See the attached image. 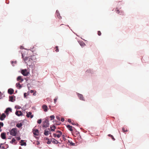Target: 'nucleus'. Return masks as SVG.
<instances>
[{"instance_id": "obj_18", "label": "nucleus", "mask_w": 149, "mask_h": 149, "mask_svg": "<svg viewBox=\"0 0 149 149\" xmlns=\"http://www.w3.org/2000/svg\"><path fill=\"white\" fill-rule=\"evenodd\" d=\"M55 14L57 17L59 19H61L62 17L60 16V13L58 10H56Z\"/></svg>"}, {"instance_id": "obj_46", "label": "nucleus", "mask_w": 149, "mask_h": 149, "mask_svg": "<svg viewBox=\"0 0 149 149\" xmlns=\"http://www.w3.org/2000/svg\"><path fill=\"white\" fill-rule=\"evenodd\" d=\"M33 136L37 140V141H38L39 139V137L34 135H33Z\"/></svg>"}, {"instance_id": "obj_50", "label": "nucleus", "mask_w": 149, "mask_h": 149, "mask_svg": "<svg viewBox=\"0 0 149 149\" xmlns=\"http://www.w3.org/2000/svg\"><path fill=\"white\" fill-rule=\"evenodd\" d=\"M32 56V57L33 58V60H35L36 59V57L35 56V55H33Z\"/></svg>"}, {"instance_id": "obj_28", "label": "nucleus", "mask_w": 149, "mask_h": 149, "mask_svg": "<svg viewBox=\"0 0 149 149\" xmlns=\"http://www.w3.org/2000/svg\"><path fill=\"white\" fill-rule=\"evenodd\" d=\"M51 142H52L53 144H55L56 143V140L54 138H52L51 139Z\"/></svg>"}, {"instance_id": "obj_34", "label": "nucleus", "mask_w": 149, "mask_h": 149, "mask_svg": "<svg viewBox=\"0 0 149 149\" xmlns=\"http://www.w3.org/2000/svg\"><path fill=\"white\" fill-rule=\"evenodd\" d=\"M37 123L38 124H40L42 123V119H38L37 121Z\"/></svg>"}, {"instance_id": "obj_29", "label": "nucleus", "mask_w": 149, "mask_h": 149, "mask_svg": "<svg viewBox=\"0 0 149 149\" xmlns=\"http://www.w3.org/2000/svg\"><path fill=\"white\" fill-rule=\"evenodd\" d=\"M16 141V139L14 137L12 138V140L10 141V143L11 144H13Z\"/></svg>"}, {"instance_id": "obj_57", "label": "nucleus", "mask_w": 149, "mask_h": 149, "mask_svg": "<svg viewBox=\"0 0 149 149\" xmlns=\"http://www.w3.org/2000/svg\"><path fill=\"white\" fill-rule=\"evenodd\" d=\"M60 120H61V122H63L65 120L64 118H61V119Z\"/></svg>"}, {"instance_id": "obj_63", "label": "nucleus", "mask_w": 149, "mask_h": 149, "mask_svg": "<svg viewBox=\"0 0 149 149\" xmlns=\"http://www.w3.org/2000/svg\"><path fill=\"white\" fill-rule=\"evenodd\" d=\"M71 124L73 125H76L75 123L72 122L71 123Z\"/></svg>"}, {"instance_id": "obj_31", "label": "nucleus", "mask_w": 149, "mask_h": 149, "mask_svg": "<svg viewBox=\"0 0 149 149\" xmlns=\"http://www.w3.org/2000/svg\"><path fill=\"white\" fill-rule=\"evenodd\" d=\"M15 108L17 109H20L21 108V107L18 105H15Z\"/></svg>"}, {"instance_id": "obj_51", "label": "nucleus", "mask_w": 149, "mask_h": 149, "mask_svg": "<svg viewBox=\"0 0 149 149\" xmlns=\"http://www.w3.org/2000/svg\"><path fill=\"white\" fill-rule=\"evenodd\" d=\"M49 139H49L47 137H45L44 138V140H47V141Z\"/></svg>"}, {"instance_id": "obj_6", "label": "nucleus", "mask_w": 149, "mask_h": 149, "mask_svg": "<svg viewBox=\"0 0 149 149\" xmlns=\"http://www.w3.org/2000/svg\"><path fill=\"white\" fill-rule=\"evenodd\" d=\"M20 122V123H17L16 125V126L18 128H22V126L24 124V122L23 120H19V122Z\"/></svg>"}, {"instance_id": "obj_23", "label": "nucleus", "mask_w": 149, "mask_h": 149, "mask_svg": "<svg viewBox=\"0 0 149 149\" xmlns=\"http://www.w3.org/2000/svg\"><path fill=\"white\" fill-rule=\"evenodd\" d=\"M68 143H69V145L70 146H75V143H73L72 141H70L68 139Z\"/></svg>"}, {"instance_id": "obj_33", "label": "nucleus", "mask_w": 149, "mask_h": 149, "mask_svg": "<svg viewBox=\"0 0 149 149\" xmlns=\"http://www.w3.org/2000/svg\"><path fill=\"white\" fill-rule=\"evenodd\" d=\"M20 48L21 49H25V50H26L27 51H29L30 49H27L25 48H24V47H23V46H22V45H21L20 46Z\"/></svg>"}, {"instance_id": "obj_59", "label": "nucleus", "mask_w": 149, "mask_h": 149, "mask_svg": "<svg viewBox=\"0 0 149 149\" xmlns=\"http://www.w3.org/2000/svg\"><path fill=\"white\" fill-rule=\"evenodd\" d=\"M36 91H35V92H34L33 93V96H36Z\"/></svg>"}, {"instance_id": "obj_39", "label": "nucleus", "mask_w": 149, "mask_h": 149, "mask_svg": "<svg viewBox=\"0 0 149 149\" xmlns=\"http://www.w3.org/2000/svg\"><path fill=\"white\" fill-rule=\"evenodd\" d=\"M62 137V138H63V140L64 141H65L66 140H67L65 138V135L63 134L62 136H61Z\"/></svg>"}, {"instance_id": "obj_56", "label": "nucleus", "mask_w": 149, "mask_h": 149, "mask_svg": "<svg viewBox=\"0 0 149 149\" xmlns=\"http://www.w3.org/2000/svg\"><path fill=\"white\" fill-rule=\"evenodd\" d=\"M40 144V141H37L36 144L37 145H39Z\"/></svg>"}, {"instance_id": "obj_44", "label": "nucleus", "mask_w": 149, "mask_h": 149, "mask_svg": "<svg viewBox=\"0 0 149 149\" xmlns=\"http://www.w3.org/2000/svg\"><path fill=\"white\" fill-rule=\"evenodd\" d=\"M51 139L50 140L49 139L47 141V142L46 143L47 144H51Z\"/></svg>"}, {"instance_id": "obj_4", "label": "nucleus", "mask_w": 149, "mask_h": 149, "mask_svg": "<svg viewBox=\"0 0 149 149\" xmlns=\"http://www.w3.org/2000/svg\"><path fill=\"white\" fill-rule=\"evenodd\" d=\"M12 109L11 107H8L6 108L5 110L4 111V113L7 115V116H8L10 112H12Z\"/></svg>"}, {"instance_id": "obj_36", "label": "nucleus", "mask_w": 149, "mask_h": 149, "mask_svg": "<svg viewBox=\"0 0 149 149\" xmlns=\"http://www.w3.org/2000/svg\"><path fill=\"white\" fill-rule=\"evenodd\" d=\"M27 96L28 95H27L26 93H24V98L27 99L28 98Z\"/></svg>"}, {"instance_id": "obj_22", "label": "nucleus", "mask_w": 149, "mask_h": 149, "mask_svg": "<svg viewBox=\"0 0 149 149\" xmlns=\"http://www.w3.org/2000/svg\"><path fill=\"white\" fill-rule=\"evenodd\" d=\"M17 121H14V120H12L10 123V126H14L15 125V123H17Z\"/></svg>"}, {"instance_id": "obj_52", "label": "nucleus", "mask_w": 149, "mask_h": 149, "mask_svg": "<svg viewBox=\"0 0 149 149\" xmlns=\"http://www.w3.org/2000/svg\"><path fill=\"white\" fill-rule=\"evenodd\" d=\"M61 144V143L60 142H59L57 140H56V143H55V144Z\"/></svg>"}, {"instance_id": "obj_38", "label": "nucleus", "mask_w": 149, "mask_h": 149, "mask_svg": "<svg viewBox=\"0 0 149 149\" xmlns=\"http://www.w3.org/2000/svg\"><path fill=\"white\" fill-rule=\"evenodd\" d=\"M3 122H1V132L2 131V130L1 129V127H3Z\"/></svg>"}, {"instance_id": "obj_41", "label": "nucleus", "mask_w": 149, "mask_h": 149, "mask_svg": "<svg viewBox=\"0 0 149 149\" xmlns=\"http://www.w3.org/2000/svg\"><path fill=\"white\" fill-rule=\"evenodd\" d=\"M5 97V95H3V94L1 92V98H2L3 97Z\"/></svg>"}, {"instance_id": "obj_55", "label": "nucleus", "mask_w": 149, "mask_h": 149, "mask_svg": "<svg viewBox=\"0 0 149 149\" xmlns=\"http://www.w3.org/2000/svg\"><path fill=\"white\" fill-rule=\"evenodd\" d=\"M57 137L58 138H59L61 136L59 134H57Z\"/></svg>"}, {"instance_id": "obj_15", "label": "nucleus", "mask_w": 149, "mask_h": 149, "mask_svg": "<svg viewBox=\"0 0 149 149\" xmlns=\"http://www.w3.org/2000/svg\"><path fill=\"white\" fill-rule=\"evenodd\" d=\"M16 79L17 81L20 80V81L19 82L20 83H22L24 80V79L22 78V76H18L17 78Z\"/></svg>"}, {"instance_id": "obj_19", "label": "nucleus", "mask_w": 149, "mask_h": 149, "mask_svg": "<svg viewBox=\"0 0 149 149\" xmlns=\"http://www.w3.org/2000/svg\"><path fill=\"white\" fill-rule=\"evenodd\" d=\"M50 130L49 128H47L44 131V134L46 136H47L48 135V133L49 131Z\"/></svg>"}, {"instance_id": "obj_45", "label": "nucleus", "mask_w": 149, "mask_h": 149, "mask_svg": "<svg viewBox=\"0 0 149 149\" xmlns=\"http://www.w3.org/2000/svg\"><path fill=\"white\" fill-rule=\"evenodd\" d=\"M11 64H12L13 66L14 67L15 66V65L13 64L14 63V61H10Z\"/></svg>"}, {"instance_id": "obj_37", "label": "nucleus", "mask_w": 149, "mask_h": 149, "mask_svg": "<svg viewBox=\"0 0 149 149\" xmlns=\"http://www.w3.org/2000/svg\"><path fill=\"white\" fill-rule=\"evenodd\" d=\"M55 51L56 52H58L59 51V49H58V46H56L55 47Z\"/></svg>"}, {"instance_id": "obj_60", "label": "nucleus", "mask_w": 149, "mask_h": 149, "mask_svg": "<svg viewBox=\"0 0 149 149\" xmlns=\"http://www.w3.org/2000/svg\"><path fill=\"white\" fill-rule=\"evenodd\" d=\"M57 99L56 98H55L54 99V103H56V101H57Z\"/></svg>"}, {"instance_id": "obj_53", "label": "nucleus", "mask_w": 149, "mask_h": 149, "mask_svg": "<svg viewBox=\"0 0 149 149\" xmlns=\"http://www.w3.org/2000/svg\"><path fill=\"white\" fill-rule=\"evenodd\" d=\"M68 122L70 123H71L72 122H71V120L70 118H68Z\"/></svg>"}, {"instance_id": "obj_49", "label": "nucleus", "mask_w": 149, "mask_h": 149, "mask_svg": "<svg viewBox=\"0 0 149 149\" xmlns=\"http://www.w3.org/2000/svg\"><path fill=\"white\" fill-rule=\"evenodd\" d=\"M53 136L54 138H56V137H57V135L56 133H53Z\"/></svg>"}, {"instance_id": "obj_7", "label": "nucleus", "mask_w": 149, "mask_h": 149, "mask_svg": "<svg viewBox=\"0 0 149 149\" xmlns=\"http://www.w3.org/2000/svg\"><path fill=\"white\" fill-rule=\"evenodd\" d=\"M15 114L16 116L19 117L24 116L21 111L18 110H16Z\"/></svg>"}, {"instance_id": "obj_26", "label": "nucleus", "mask_w": 149, "mask_h": 149, "mask_svg": "<svg viewBox=\"0 0 149 149\" xmlns=\"http://www.w3.org/2000/svg\"><path fill=\"white\" fill-rule=\"evenodd\" d=\"M29 66L30 68H32V73H33L34 68L35 65H32V64H31L29 65Z\"/></svg>"}, {"instance_id": "obj_54", "label": "nucleus", "mask_w": 149, "mask_h": 149, "mask_svg": "<svg viewBox=\"0 0 149 149\" xmlns=\"http://www.w3.org/2000/svg\"><path fill=\"white\" fill-rule=\"evenodd\" d=\"M57 122L58 123L56 124V125H60L61 124V123L60 122H59L58 121V122Z\"/></svg>"}, {"instance_id": "obj_32", "label": "nucleus", "mask_w": 149, "mask_h": 149, "mask_svg": "<svg viewBox=\"0 0 149 149\" xmlns=\"http://www.w3.org/2000/svg\"><path fill=\"white\" fill-rule=\"evenodd\" d=\"M6 143L5 142L4 143ZM4 144V143H1V148H2V149H6V148H5V147L4 146H2V145H3Z\"/></svg>"}, {"instance_id": "obj_3", "label": "nucleus", "mask_w": 149, "mask_h": 149, "mask_svg": "<svg viewBox=\"0 0 149 149\" xmlns=\"http://www.w3.org/2000/svg\"><path fill=\"white\" fill-rule=\"evenodd\" d=\"M42 127L43 128H47L49 127V120H45L42 122Z\"/></svg>"}, {"instance_id": "obj_16", "label": "nucleus", "mask_w": 149, "mask_h": 149, "mask_svg": "<svg viewBox=\"0 0 149 149\" xmlns=\"http://www.w3.org/2000/svg\"><path fill=\"white\" fill-rule=\"evenodd\" d=\"M78 42L82 48L84 47L86 45V44L82 40H78Z\"/></svg>"}, {"instance_id": "obj_17", "label": "nucleus", "mask_w": 149, "mask_h": 149, "mask_svg": "<svg viewBox=\"0 0 149 149\" xmlns=\"http://www.w3.org/2000/svg\"><path fill=\"white\" fill-rule=\"evenodd\" d=\"M1 137L3 139H6V133L5 132H2L1 134Z\"/></svg>"}, {"instance_id": "obj_5", "label": "nucleus", "mask_w": 149, "mask_h": 149, "mask_svg": "<svg viewBox=\"0 0 149 149\" xmlns=\"http://www.w3.org/2000/svg\"><path fill=\"white\" fill-rule=\"evenodd\" d=\"M16 97L14 95H9L8 101L10 102H14L15 101Z\"/></svg>"}, {"instance_id": "obj_2", "label": "nucleus", "mask_w": 149, "mask_h": 149, "mask_svg": "<svg viewBox=\"0 0 149 149\" xmlns=\"http://www.w3.org/2000/svg\"><path fill=\"white\" fill-rule=\"evenodd\" d=\"M10 135L14 136H16L17 134V129L16 127L14 128L10 129Z\"/></svg>"}, {"instance_id": "obj_30", "label": "nucleus", "mask_w": 149, "mask_h": 149, "mask_svg": "<svg viewBox=\"0 0 149 149\" xmlns=\"http://www.w3.org/2000/svg\"><path fill=\"white\" fill-rule=\"evenodd\" d=\"M55 116L54 115H51L50 116H49V117L50 118V120H52L54 119L55 118Z\"/></svg>"}, {"instance_id": "obj_62", "label": "nucleus", "mask_w": 149, "mask_h": 149, "mask_svg": "<svg viewBox=\"0 0 149 149\" xmlns=\"http://www.w3.org/2000/svg\"><path fill=\"white\" fill-rule=\"evenodd\" d=\"M34 116V115L33 114H32V113L31 114V116H30V118H32Z\"/></svg>"}, {"instance_id": "obj_13", "label": "nucleus", "mask_w": 149, "mask_h": 149, "mask_svg": "<svg viewBox=\"0 0 149 149\" xmlns=\"http://www.w3.org/2000/svg\"><path fill=\"white\" fill-rule=\"evenodd\" d=\"M68 130L70 131L71 132V133H72L73 130L72 128L73 127L72 126L70 125L69 124H68L66 126Z\"/></svg>"}, {"instance_id": "obj_12", "label": "nucleus", "mask_w": 149, "mask_h": 149, "mask_svg": "<svg viewBox=\"0 0 149 149\" xmlns=\"http://www.w3.org/2000/svg\"><path fill=\"white\" fill-rule=\"evenodd\" d=\"M6 116L7 115L4 113L1 114V121H3Z\"/></svg>"}, {"instance_id": "obj_64", "label": "nucleus", "mask_w": 149, "mask_h": 149, "mask_svg": "<svg viewBox=\"0 0 149 149\" xmlns=\"http://www.w3.org/2000/svg\"><path fill=\"white\" fill-rule=\"evenodd\" d=\"M60 134L61 136H62L63 134V133L61 131L59 133H58Z\"/></svg>"}, {"instance_id": "obj_21", "label": "nucleus", "mask_w": 149, "mask_h": 149, "mask_svg": "<svg viewBox=\"0 0 149 149\" xmlns=\"http://www.w3.org/2000/svg\"><path fill=\"white\" fill-rule=\"evenodd\" d=\"M15 86L18 89H20L22 88V86H21V84H20V82L16 83L15 84Z\"/></svg>"}, {"instance_id": "obj_14", "label": "nucleus", "mask_w": 149, "mask_h": 149, "mask_svg": "<svg viewBox=\"0 0 149 149\" xmlns=\"http://www.w3.org/2000/svg\"><path fill=\"white\" fill-rule=\"evenodd\" d=\"M42 108L43 109L44 111L45 112H47L48 110L47 105L45 104H43L42 105Z\"/></svg>"}, {"instance_id": "obj_27", "label": "nucleus", "mask_w": 149, "mask_h": 149, "mask_svg": "<svg viewBox=\"0 0 149 149\" xmlns=\"http://www.w3.org/2000/svg\"><path fill=\"white\" fill-rule=\"evenodd\" d=\"M108 136H109V137H110L111 139L113 140V141H115V139L114 138V137L113 136L110 134H108Z\"/></svg>"}, {"instance_id": "obj_58", "label": "nucleus", "mask_w": 149, "mask_h": 149, "mask_svg": "<svg viewBox=\"0 0 149 149\" xmlns=\"http://www.w3.org/2000/svg\"><path fill=\"white\" fill-rule=\"evenodd\" d=\"M6 3L7 4H9V0H6Z\"/></svg>"}, {"instance_id": "obj_11", "label": "nucleus", "mask_w": 149, "mask_h": 149, "mask_svg": "<svg viewBox=\"0 0 149 149\" xmlns=\"http://www.w3.org/2000/svg\"><path fill=\"white\" fill-rule=\"evenodd\" d=\"M26 140H24L22 139L19 142V143H20L19 144L22 146H26Z\"/></svg>"}, {"instance_id": "obj_43", "label": "nucleus", "mask_w": 149, "mask_h": 149, "mask_svg": "<svg viewBox=\"0 0 149 149\" xmlns=\"http://www.w3.org/2000/svg\"><path fill=\"white\" fill-rule=\"evenodd\" d=\"M22 59L24 58V53H23L22 52Z\"/></svg>"}, {"instance_id": "obj_24", "label": "nucleus", "mask_w": 149, "mask_h": 149, "mask_svg": "<svg viewBox=\"0 0 149 149\" xmlns=\"http://www.w3.org/2000/svg\"><path fill=\"white\" fill-rule=\"evenodd\" d=\"M86 72L88 73H90L91 74H93L94 73L93 70L90 69L87 70Z\"/></svg>"}, {"instance_id": "obj_20", "label": "nucleus", "mask_w": 149, "mask_h": 149, "mask_svg": "<svg viewBox=\"0 0 149 149\" xmlns=\"http://www.w3.org/2000/svg\"><path fill=\"white\" fill-rule=\"evenodd\" d=\"M31 103L32 102L31 101V100H30L28 103L26 104L25 105V107L27 108H29L31 106Z\"/></svg>"}, {"instance_id": "obj_25", "label": "nucleus", "mask_w": 149, "mask_h": 149, "mask_svg": "<svg viewBox=\"0 0 149 149\" xmlns=\"http://www.w3.org/2000/svg\"><path fill=\"white\" fill-rule=\"evenodd\" d=\"M26 116L27 118H29L31 115L32 112L31 111L26 112Z\"/></svg>"}, {"instance_id": "obj_42", "label": "nucleus", "mask_w": 149, "mask_h": 149, "mask_svg": "<svg viewBox=\"0 0 149 149\" xmlns=\"http://www.w3.org/2000/svg\"><path fill=\"white\" fill-rule=\"evenodd\" d=\"M15 138H16L17 140L18 141H19V140H20L21 139L20 136H16L15 137Z\"/></svg>"}, {"instance_id": "obj_1", "label": "nucleus", "mask_w": 149, "mask_h": 149, "mask_svg": "<svg viewBox=\"0 0 149 149\" xmlns=\"http://www.w3.org/2000/svg\"><path fill=\"white\" fill-rule=\"evenodd\" d=\"M20 70L22 71L20 72V71H19V72H20L25 77H27L30 74L29 71H28L26 69H21Z\"/></svg>"}, {"instance_id": "obj_48", "label": "nucleus", "mask_w": 149, "mask_h": 149, "mask_svg": "<svg viewBox=\"0 0 149 149\" xmlns=\"http://www.w3.org/2000/svg\"><path fill=\"white\" fill-rule=\"evenodd\" d=\"M56 118L57 120H58L59 121H60V117L58 116H56Z\"/></svg>"}, {"instance_id": "obj_8", "label": "nucleus", "mask_w": 149, "mask_h": 149, "mask_svg": "<svg viewBox=\"0 0 149 149\" xmlns=\"http://www.w3.org/2000/svg\"><path fill=\"white\" fill-rule=\"evenodd\" d=\"M33 131H34L33 132V135L38 136L39 135V130L37 129H34V128L33 129Z\"/></svg>"}, {"instance_id": "obj_9", "label": "nucleus", "mask_w": 149, "mask_h": 149, "mask_svg": "<svg viewBox=\"0 0 149 149\" xmlns=\"http://www.w3.org/2000/svg\"><path fill=\"white\" fill-rule=\"evenodd\" d=\"M14 90L13 88H10L8 89L7 91V93L8 94L10 95H12V94H15L14 93Z\"/></svg>"}, {"instance_id": "obj_61", "label": "nucleus", "mask_w": 149, "mask_h": 149, "mask_svg": "<svg viewBox=\"0 0 149 149\" xmlns=\"http://www.w3.org/2000/svg\"><path fill=\"white\" fill-rule=\"evenodd\" d=\"M50 130L51 132H54L55 131V130H54L53 128L51 129V130Z\"/></svg>"}, {"instance_id": "obj_10", "label": "nucleus", "mask_w": 149, "mask_h": 149, "mask_svg": "<svg viewBox=\"0 0 149 149\" xmlns=\"http://www.w3.org/2000/svg\"><path fill=\"white\" fill-rule=\"evenodd\" d=\"M77 95L80 100L82 101H85V100L84 99L83 95L78 93H77Z\"/></svg>"}, {"instance_id": "obj_35", "label": "nucleus", "mask_w": 149, "mask_h": 149, "mask_svg": "<svg viewBox=\"0 0 149 149\" xmlns=\"http://www.w3.org/2000/svg\"><path fill=\"white\" fill-rule=\"evenodd\" d=\"M29 58V56H26L23 59V60L24 61H26L28 60Z\"/></svg>"}, {"instance_id": "obj_40", "label": "nucleus", "mask_w": 149, "mask_h": 149, "mask_svg": "<svg viewBox=\"0 0 149 149\" xmlns=\"http://www.w3.org/2000/svg\"><path fill=\"white\" fill-rule=\"evenodd\" d=\"M122 130L123 131V132H127L128 131V130H125L124 127H123L122 128Z\"/></svg>"}, {"instance_id": "obj_47", "label": "nucleus", "mask_w": 149, "mask_h": 149, "mask_svg": "<svg viewBox=\"0 0 149 149\" xmlns=\"http://www.w3.org/2000/svg\"><path fill=\"white\" fill-rule=\"evenodd\" d=\"M97 34L99 36H100L101 35V33L100 31H97Z\"/></svg>"}]
</instances>
